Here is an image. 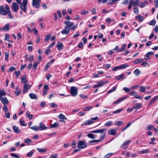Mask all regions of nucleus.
<instances>
[{
  "label": "nucleus",
  "instance_id": "obj_18",
  "mask_svg": "<svg viewBox=\"0 0 158 158\" xmlns=\"http://www.w3.org/2000/svg\"><path fill=\"white\" fill-rule=\"evenodd\" d=\"M158 99V96H156L153 97L150 101L148 106L155 102Z\"/></svg>",
  "mask_w": 158,
  "mask_h": 158
},
{
  "label": "nucleus",
  "instance_id": "obj_36",
  "mask_svg": "<svg viewBox=\"0 0 158 158\" xmlns=\"http://www.w3.org/2000/svg\"><path fill=\"white\" fill-rule=\"evenodd\" d=\"M123 123V121H118L115 123V125L116 126H121Z\"/></svg>",
  "mask_w": 158,
  "mask_h": 158
},
{
  "label": "nucleus",
  "instance_id": "obj_25",
  "mask_svg": "<svg viewBox=\"0 0 158 158\" xmlns=\"http://www.w3.org/2000/svg\"><path fill=\"white\" fill-rule=\"evenodd\" d=\"M29 96L32 99H36L37 98V97L36 95L32 93H30L29 94Z\"/></svg>",
  "mask_w": 158,
  "mask_h": 158
},
{
  "label": "nucleus",
  "instance_id": "obj_55",
  "mask_svg": "<svg viewBox=\"0 0 158 158\" xmlns=\"http://www.w3.org/2000/svg\"><path fill=\"white\" fill-rule=\"evenodd\" d=\"M123 110V109H118L116 111H113L112 112V113L113 114H116V113H119L120 112H121V111H122Z\"/></svg>",
  "mask_w": 158,
  "mask_h": 158
},
{
  "label": "nucleus",
  "instance_id": "obj_2",
  "mask_svg": "<svg viewBox=\"0 0 158 158\" xmlns=\"http://www.w3.org/2000/svg\"><path fill=\"white\" fill-rule=\"evenodd\" d=\"M27 0H23V2L20 3V8L25 13H26L27 10Z\"/></svg>",
  "mask_w": 158,
  "mask_h": 158
},
{
  "label": "nucleus",
  "instance_id": "obj_32",
  "mask_svg": "<svg viewBox=\"0 0 158 158\" xmlns=\"http://www.w3.org/2000/svg\"><path fill=\"white\" fill-rule=\"evenodd\" d=\"M119 0H109L108 2V5H111L115 2H117Z\"/></svg>",
  "mask_w": 158,
  "mask_h": 158
},
{
  "label": "nucleus",
  "instance_id": "obj_9",
  "mask_svg": "<svg viewBox=\"0 0 158 158\" xmlns=\"http://www.w3.org/2000/svg\"><path fill=\"white\" fill-rule=\"evenodd\" d=\"M70 29L67 27H65L64 29L61 31V33L62 34H68L69 32Z\"/></svg>",
  "mask_w": 158,
  "mask_h": 158
},
{
  "label": "nucleus",
  "instance_id": "obj_10",
  "mask_svg": "<svg viewBox=\"0 0 158 158\" xmlns=\"http://www.w3.org/2000/svg\"><path fill=\"white\" fill-rule=\"evenodd\" d=\"M154 53L152 52H150L147 53L145 55V57L144 58V59L145 60H149L150 59V58L149 57L150 56H151L152 55H153Z\"/></svg>",
  "mask_w": 158,
  "mask_h": 158
},
{
  "label": "nucleus",
  "instance_id": "obj_1",
  "mask_svg": "<svg viewBox=\"0 0 158 158\" xmlns=\"http://www.w3.org/2000/svg\"><path fill=\"white\" fill-rule=\"evenodd\" d=\"M64 23L66 26L65 27H69V29H72L74 30H75L76 27L74 25L73 23L69 21H65L64 22Z\"/></svg>",
  "mask_w": 158,
  "mask_h": 158
},
{
  "label": "nucleus",
  "instance_id": "obj_56",
  "mask_svg": "<svg viewBox=\"0 0 158 158\" xmlns=\"http://www.w3.org/2000/svg\"><path fill=\"white\" fill-rule=\"evenodd\" d=\"M156 23L155 20L153 19L149 23V24L150 25L154 26L155 25Z\"/></svg>",
  "mask_w": 158,
  "mask_h": 158
},
{
  "label": "nucleus",
  "instance_id": "obj_7",
  "mask_svg": "<svg viewBox=\"0 0 158 158\" xmlns=\"http://www.w3.org/2000/svg\"><path fill=\"white\" fill-rule=\"evenodd\" d=\"M129 1H131V4H132L134 8L137 7L139 2V0H129Z\"/></svg>",
  "mask_w": 158,
  "mask_h": 158
},
{
  "label": "nucleus",
  "instance_id": "obj_59",
  "mask_svg": "<svg viewBox=\"0 0 158 158\" xmlns=\"http://www.w3.org/2000/svg\"><path fill=\"white\" fill-rule=\"evenodd\" d=\"M113 154V153H109L105 155L104 157V158H108L111 156Z\"/></svg>",
  "mask_w": 158,
  "mask_h": 158
},
{
  "label": "nucleus",
  "instance_id": "obj_27",
  "mask_svg": "<svg viewBox=\"0 0 158 158\" xmlns=\"http://www.w3.org/2000/svg\"><path fill=\"white\" fill-rule=\"evenodd\" d=\"M131 143V141L130 140H127L125 141L121 145V147H123L125 146L128 144L130 143Z\"/></svg>",
  "mask_w": 158,
  "mask_h": 158
},
{
  "label": "nucleus",
  "instance_id": "obj_61",
  "mask_svg": "<svg viewBox=\"0 0 158 158\" xmlns=\"http://www.w3.org/2000/svg\"><path fill=\"white\" fill-rule=\"evenodd\" d=\"M148 64V63L145 61H143L141 64V65L145 67L147 66Z\"/></svg>",
  "mask_w": 158,
  "mask_h": 158
},
{
  "label": "nucleus",
  "instance_id": "obj_31",
  "mask_svg": "<svg viewBox=\"0 0 158 158\" xmlns=\"http://www.w3.org/2000/svg\"><path fill=\"white\" fill-rule=\"evenodd\" d=\"M58 117L62 120H67V118L62 114H60L58 116Z\"/></svg>",
  "mask_w": 158,
  "mask_h": 158
},
{
  "label": "nucleus",
  "instance_id": "obj_20",
  "mask_svg": "<svg viewBox=\"0 0 158 158\" xmlns=\"http://www.w3.org/2000/svg\"><path fill=\"white\" fill-rule=\"evenodd\" d=\"M127 97H124L122 98H119L118 100L114 102L113 103V104H118L120 102L122 101H123L125 99H126L127 98Z\"/></svg>",
  "mask_w": 158,
  "mask_h": 158
},
{
  "label": "nucleus",
  "instance_id": "obj_3",
  "mask_svg": "<svg viewBox=\"0 0 158 158\" xmlns=\"http://www.w3.org/2000/svg\"><path fill=\"white\" fill-rule=\"evenodd\" d=\"M70 92L72 96H76L77 94V90L75 86H72L70 89Z\"/></svg>",
  "mask_w": 158,
  "mask_h": 158
},
{
  "label": "nucleus",
  "instance_id": "obj_33",
  "mask_svg": "<svg viewBox=\"0 0 158 158\" xmlns=\"http://www.w3.org/2000/svg\"><path fill=\"white\" fill-rule=\"evenodd\" d=\"M139 153L140 154H144L148 153L149 152V150L143 149L142 150L140 151L139 152Z\"/></svg>",
  "mask_w": 158,
  "mask_h": 158
},
{
  "label": "nucleus",
  "instance_id": "obj_51",
  "mask_svg": "<svg viewBox=\"0 0 158 158\" xmlns=\"http://www.w3.org/2000/svg\"><path fill=\"white\" fill-rule=\"evenodd\" d=\"M24 142L26 143L29 144L31 142V141L29 139H26L24 140Z\"/></svg>",
  "mask_w": 158,
  "mask_h": 158
},
{
  "label": "nucleus",
  "instance_id": "obj_48",
  "mask_svg": "<svg viewBox=\"0 0 158 158\" xmlns=\"http://www.w3.org/2000/svg\"><path fill=\"white\" fill-rule=\"evenodd\" d=\"M39 63V62L38 61L34 63V64H33V69L34 70H35L36 69V67Z\"/></svg>",
  "mask_w": 158,
  "mask_h": 158
},
{
  "label": "nucleus",
  "instance_id": "obj_6",
  "mask_svg": "<svg viewBox=\"0 0 158 158\" xmlns=\"http://www.w3.org/2000/svg\"><path fill=\"white\" fill-rule=\"evenodd\" d=\"M12 9L13 11L15 12H17L19 9V6L17 4L14 2L12 3Z\"/></svg>",
  "mask_w": 158,
  "mask_h": 158
},
{
  "label": "nucleus",
  "instance_id": "obj_58",
  "mask_svg": "<svg viewBox=\"0 0 158 158\" xmlns=\"http://www.w3.org/2000/svg\"><path fill=\"white\" fill-rule=\"evenodd\" d=\"M34 60V56L32 55H30L29 58V61L31 62L33 61Z\"/></svg>",
  "mask_w": 158,
  "mask_h": 158
},
{
  "label": "nucleus",
  "instance_id": "obj_47",
  "mask_svg": "<svg viewBox=\"0 0 158 158\" xmlns=\"http://www.w3.org/2000/svg\"><path fill=\"white\" fill-rule=\"evenodd\" d=\"M59 125V124L57 123H55L51 126V127L52 128H55L58 126Z\"/></svg>",
  "mask_w": 158,
  "mask_h": 158
},
{
  "label": "nucleus",
  "instance_id": "obj_11",
  "mask_svg": "<svg viewBox=\"0 0 158 158\" xmlns=\"http://www.w3.org/2000/svg\"><path fill=\"white\" fill-rule=\"evenodd\" d=\"M7 12L5 11V8L3 6H0V13L1 14L5 15L6 14Z\"/></svg>",
  "mask_w": 158,
  "mask_h": 158
},
{
  "label": "nucleus",
  "instance_id": "obj_34",
  "mask_svg": "<svg viewBox=\"0 0 158 158\" xmlns=\"http://www.w3.org/2000/svg\"><path fill=\"white\" fill-rule=\"evenodd\" d=\"M126 46V44H122V48L119 49L118 52H120L123 51L125 49V47Z\"/></svg>",
  "mask_w": 158,
  "mask_h": 158
},
{
  "label": "nucleus",
  "instance_id": "obj_19",
  "mask_svg": "<svg viewBox=\"0 0 158 158\" xmlns=\"http://www.w3.org/2000/svg\"><path fill=\"white\" fill-rule=\"evenodd\" d=\"M107 83V82L105 81H100L97 82V84L99 87H101L106 84Z\"/></svg>",
  "mask_w": 158,
  "mask_h": 158
},
{
  "label": "nucleus",
  "instance_id": "obj_50",
  "mask_svg": "<svg viewBox=\"0 0 158 158\" xmlns=\"http://www.w3.org/2000/svg\"><path fill=\"white\" fill-rule=\"evenodd\" d=\"M121 69H125L128 66L127 64H123L120 65Z\"/></svg>",
  "mask_w": 158,
  "mask_h": 158
},
{
  "label": "nucleus",
  "instance_id": "obj_44",
  "mask_svg": "<svg viewBox=\"0 0 158 158\" xmlns=\"http://www.w3.org/2000/svg\"><path fill=\"white\" fill-rule=\"evenodd\" d=\"M93 107L92 106H87V107H84L83 108V110H85V111H88V110H91V109H92L93 108Z\"/></svg>",
  "mask_w": 158,
  "mask_h": 158
},
{
  "label": "nucleus",
  "instance_id": "obj_4",
  "mask_svg": "<svg viewBox=\"0 0 158 158\" xmlns=\"http://www.w3.org/2000/svg\"><path fill=\"white\" fill-rule=\"evenodd\" d=\"M40 0H32V5L36 9L39 8Z\"/></svg>",
  "mask_w": 158,
  "mask_h": 158
},
{
  "label": "nucleus",
  "instance_id": "obj_40",
  "mask_svg": "<svg viewBox=\"0 0 158 158\" xmlns=\"http://www.w3.org/2000/svg\"><path fill=\"white\" fill-rule=\"evenodd\" d=\"M154 127L152 125H148L146 127L145 129L147 130H148L150 129L153 128H154Z\"/></svg>",
  "mask_w": 158,
  "mask_h": 158
},
{
  "label": "nucleus",
  "instance_id": "obj_41",
  "mask_svg": "<svg viewBox=\"0 0 158 158\" xmlns=\"http://www.w3.org/2000/svg\"><path fill=\"white\" fill-rule=\"evenodd\" d=\"M124 74H122L121 75L116 77L115 79L117 80H119L122 77H123L124 76Z\"/></svg>",
  "mask_w": 158,
  "mask_h": 158
},
{
  "label": "nucleus",
  "instance_id": "obj_64",
  "mask_svg": "<svg viewBox=\"0 0 158 158\" xmlns=\"http://www.w3.org/2000/svg\"><path fill=\"white\" fill-rule=\"evenodd\" d=\"M15 93L16 95L18 96L20 94L21 91L19 89H16Z\"/></svg>",
  "mask_w": 158,
  "mask_h": 158
},
{
  "label": "nucleus",
  "instance_id": "obj_49",
  "mask_svg": "<svg viewBox=\"0 0 158 158\" xmlns=\"http://www.w3.org/2000/svg\"><path fill=\"white\" fill-rule=\"evenodd\" d=\"M103 67L104 68L108 69L110 68V67H111V64H104L103 65Z\"/></svg>",
  "mask_w": 158,
  "mask_h": 158
},
{
  "label": "nucleus",
  "instance_id": "obj_46",
  "mask_svg": "<svg viewBox=\"0 0 158 158\" xmlns=\"http://www.w3.org/2000/svg\"><path fill=\"white\" fill-rule=\"evenodd\" d=\"M6 94V93L3 90H0V99L2 98L1 97L2 96L5 95Z\"/></svg>",
  "mask_w": 158,
  "mask_h": 158
},
{
  "label": "nucleus",
  "instance_id": "obj_22",
  "mask_svg": "<svg viewBox=\"0 0 158 158\" xmlns=\"http://www.w3.org/2000/svg\"><path fill=\"white\" fill-rule=\"evenodd\" d=\"M13 128L15 133H20V131L17 127L14 126L13 127Z\"/></svg>",
  "mask_w": 158,
  "mask_h": 158
},
{
  "label": "nucleus",
  "instance_id": "obj_30",
  "mask_svg": "<svg viewBox=\"0 0 158 158\" xmlns=\"http://www.w3.org/2000/svg\"><path fill=\"white\" fill-rule=\"evenodd\" d=\"M56 47L58 50H60L63 47V45L61 42H59L57 44Z\"/></svg>",
  "mask_w": 158,
  "mask_h": 158
},
{
  "label": "nucleus",
  "instance_id": "obj_24",
  "mask_svg": "<svg viewBox=\"0 0 158 158\" xmlns=\"http://www.w3.org/2000/svg\"><path fill=\"white\" fill-rule=\"evenodd\" d=\"M135 19H138L139 21L141 22L143 19V16L138 15L135 17Z\"/></svg>",
  "mask_w": 158,
  "mask_h": 158
},
{
  "label": "nucleus",
  "instance_id": "obj_29",
  "mask_svg": "<svg viewBox=\"0 0 158 158\" xmlns=\"http://www.w3.org/2000/svg\"><path fill=\"white\" fill-rule=\"evenodd\" d=\"M26 114L27 116L29 119H31L33 117V115L32 114H30L29 113L28 110H27L26 111Z\"/></svg>",
  "mask_w": 158,
  "mask_h": 158
},
{
  "label": "nucleus",
  "instance_id": "obj_13",
  "mask_svg": "<svg viewBox=\"0 0 158 158\" xmlns=\"http://www.w3.org/2000/svg\"><path fill=\"white\" fill-rule=\"evenodd\" d=\"M31 86L29 85H23V89L22 90L23 92L25 93L27 92V90L30 89Z\"/></svg>",
  "mask_w": 158,
  "mask_h": 158
},
{
  "label": "nucleus",
  "instance_id": "obj_26",
  "mask_svg": "<svg viewBox=\"0 0 158 158\" xmlns=\"http://www.w3.org/2000/svg\"><path fill=\"white\" fill-rule=\"evenodd\" d=\"M52 35L50 34L47 35L45 37V39L44 40V41L45 42H48L51 36Z\"/></svg>",
  "mask_w": 158,
  "mask_h": 158
},
{
  "label": "nucleus",
  "instance_id": "obj_63",
  "mask_svg": "<svg viewBox=\"0 0 158 158\" xmlns=\"http://www.w3.org/2000/svg\"><path fill=\"white\" fill-rule=\"evenodd\" d=\"M138 5L141 8L144 7L145 6L144 3L141 2L140 1Z\"/></svg>",
  "mask_w": 158,
  "mask_h": 158
},
{
  "label": "nucleus",
  "instance_id": "obj_57",
  "mask_svg": "<svg viewBox=\"0 0 158 158\" xmlns=\"http://www.w3.org/2000/svg\"><path fill=\"white\" fill-rule=\"evenodd\" d=\"M50 106L52 108H54L57 106V105H56L54 102H53L49 104Z\"/></svg>",
  "mask_w": 158,
  "mask_h": 158
},
{
  "label": "nucleus",
  "instance_id": "obj_12",
  "mask_svg": "<svg viewBox=\"0 0 158 158\" xmlns=\"http://www.w3.org/2000/svg\"><path fill=\"white\" fill-rule=\"evenodd\" d=\"M9 23H7L2 27V31H8L9 30Z\"/></svg>",
  "mask_w": 158,
  "mask_h": 158
},
{
  "label": "nucleus",
  "instance_id": "obj_35",
  "mask_svg": "<svg viewBox=\"0 0 158 158\" xmlns=\"http://www.w3.org/2000/svg\"><path fill=\"white\" fill-rule=\"evenodd\" d=\"M143 60V59H136L134 61L133 63L135 64L140 63H141Z\"/></svg>",
  "mask_w": 158,
  "mask_h": 158
},
{
  "label": "nucleus",
  "instance_id": "obj_62",
  "mask_svg": "<svg viewBox=\"0 0 158 158\" xmlns=\"http://www.w3.org/2000/svg\"><path fill=\"white\" fill-rule=\"evenodd\" d=\"M6 14H8L9 16V17L10 19H13V17L12 15H11V12L10 11L7 12V13H6Z\"/></svg>",
  "mask_w": 158,
  "mask_h": 158
},
{
  "label": "nucleus",
  "instance_id": "obj_15",
  "mask_svg": "<svg viewBox=\"0 0 158 158\" xmlns=\"http://www.w3.org/2000/svg\"><path fill=\"white\" fill-rule=\"evenodd\" d=\"M94 123V122L91 120V119L87 120L85 122L83 123L82 124V125H90Z\"/></svg>",
  "mask_w": 158,
  "mask_h": 158
},
{
  "label": "nucleus",
  "instance_id": "obj_60",
  "mask_svg": "<svg viewBox=\"0 0 158 158\" xmlns=\"http://www.w3.org/2000/svg\"><path fill=\"white\" fill-rule=\"evenodd\" d=\"M121 69L120 66H119L115 67L112 69V71H115L118 69Z\"/></svg>",
  "mask_w": 158,
  "mask_h": 158
},
{
  "label": "nucleus",
  "instance_id": "obj_14",
  "mask_svg": "<svg viewBox=\"0 0 158 158\" xmlns=\"http://www.w3.org/2000/svg\"><path fill=\"white\" fill-rule=\"evenodd\" d=\"M2 103L5 105L8 103V101L6 97L2 98L0 99Z\"/></svg>",
  "mask_w": 158,
  "mask_h": 158
},
{
  "label": "nucleus",
  "instance_id": "obj_39",
  "mask_svg": "<svg viewBox=\"0 0 158 158\" xmlns=\"http://www.w3.org/2000/svg\"><path fill=\"white\" fill-rule=\"evenodd\" d=\"M19 122L20 123L21 125L22 126H26L27 125V124L26 123L24 122L22 119H20Z\"/></svg>",
  "mask_w": 158,
  "mask_h": 158
},
{
  "label": "nucleus",
  "instance_id": "obj_28",
  "mask_svg": "<svg viewBox=\"0 0 158 158\" xmlns=\"http://www.w3.org/2000/svg\"><path fill=\"white\" fill-rule=\"evenodd\" d=\"M134 73L136 76H138L140 73V71L138 69H135L133 72Z\"/></svg>",
  "mask_w": 158,
  "mask_h": 158
},
{
  "label": "nucleus",
  "instance_id": "obj_37",
  "mask_svg": "<svg viewBox=\"0 0 158 158\" xmlns=\"http://www.w3.org/2000/svg\"><path fill=\"white\" fill-rule=\"evenodd\" d=\"M36 149L38 151L40 152H46L47 150L46 148H44V149H41L40 148H38Z\"/></svg>",
  "mask_w": 158,
  "mask_h": 158
},
{
  "label": "nucleus",
  "instance_id": "obj_38",
  "mask_svg": "<svg viewBox=\"0 0 158 158\" xmlns=\"http://www.w3.org/2000/svg\"><path fill=\"white\" fill-rule=\"evenodd\" d=\"M113 123V122L112 121H109L106 122L105 124H104V126L109 127L112 125V123Z\"/></svg>",
  "mask_w": 158,
  "mask_h": 158
},
{
  "label": "nucleus",
  "instance_id": "obj_53",
  "mask_svg": "<svg viewBox=\"0 0 158 158\" xmlns=\"http://www.w3.org/2000/svg\"><path fill=\"white\" fill-rule=\"evenodd\" d=\"M87 136L89 138H90L92 139H94L95 138V137L94 136V135L91 133H89L87 135Z\"/></svg>",
  "mask_w": 158,
  "mask_h": 158
},
{
  "label": "nucleus",
  "instance_id": "obj_45",
  "mask_svg": "<svg viewBox=\"0 0 158 158\" xmlns=\"http://www.w3.org/2000/svg\"><path fill=\"white\" fill-rule=\"evenodd\" d=\"M105 136V133L103 134L101 136L100 139L99 140H97V142H99L101 141L102 140L104 139Z\"/></svg>",
  "mask_w": 158,
  "mask_h": 158
},
{
  "label": "nucleus",
  "instance_id": "obj_23",
  "mask_svg": "<svg viewBox=\"0 0 158 158\" xmlns=\"http://www.w3.org/2000/svg\"><path fill=\"white\" fill-rule=\"evenodd\" d=\"M21 77V82L23 83V85H27L28 81L26 79L25 76Z\"/></svg>",
  "mask_w": 158,
  "mask_h": 158
},
{
  "label": "nucleus",
  "instance_id": "obj_21",
  "mask_svg": "<svg viewBox=\"0 0 158 158\" xmlns=\"http://www.w3.org/2000/svg\"><path fill=\"white\" fill-rule=\"evenodd\" d=\"M142 106V105L141 103H136L135 106H132L133 109H139Z\"/></svg>",
  "mask_w": 158,
  "mask_h": 158
},
{
  "label": "nucleus",
  "instance_id": "obj_16",
  "mask_svg": "<svg viewBox=\"0 0 158 158\" xmlns=\"http://www.w3.org/2000/svg\"><path fill=\"white\" fill-rule=\"evenodd\" d=\"M106 131V129H102L100 130H94L91 131V132L93 133H103L105 131Z\"/></svg>",
  "mask_w": 158,
  "mask_h": 158
},
{
  "label": "nucleus",
  "instance_id": "obj_17",
  "mask_svg": "<svg viewBox=\"0 0 158 158\" xmlns=\"http://www.w3.org/2000/svg\"><path fill=\"white\" fill-rule=\"evenodd\" d=\"M39 127V129L41 130H45L47 128V127L45 126L42 122L40 123Z\"/></svg>",
  "mask_w": 158,
  "mask_h": 158
},
{
  "label": "nucleus",
  "instance_id": "obj_8",
  "mask_svg": "<svg viewBox=\"0 0 158 158\" xmlns=\"http://www.w3.org/2000/svg\"><path fill=\"white\" fill-rule=\"evenodd\" d=\"M108 133L110 135H115L117 134V132L115 129L111 128L108 131Z\"/></svg>",
  "mask_w": 158,
  "mask_h": 158
},
{
  "label": "nucleus",
  "instance_id": "obj_54",
  "mask_svg": "<svg viewBox=\"0 0 158 158\" xmlns=\"http://www.w3.org/2000/svg\"><path fill=\"white\" fill-rule=\"evenodd\" d=\"M116 87H114L112 89L108 90L107 91V93L108 94H110V93L116 90Z\"/></svg>",
  "mask_w": 158,
  "mask_h": 158
},
{
  "label": "nucleus",
  "instance_id": "obj_5",
  "mask_svg": "<svg viewBox=\"0 0 158 158\" xmlns=\"http://www.w3.org/2000/svg\"><path fill=\"white\" fill-rule=\"evenodd\" d=\"M77 147L79 148H84L86 147V144L85 141L79 140L77 144Z\"/></svg>",
  "mask_w": 158,
  "mask_h": 158
},
{
  "label": "nucleus",
  "instance_id": "obj_43",
  "mask_svg": "<svg viewBox=\"0 0 158 158\" xmlns=\"http://www.w3.org/2000/svg\"><path fill=\"white\" fill-rule=\"evenodd\" d=\"M30 128L34 131H37L39 129V127L36 126H34L33 127H30Z\"/></svg>",
  "mask_w": 158,
  "mask_h": 158
},
{
  "label": "nucleus",
  "instance_id": "obj_42",
  "mask_svg": "<svg viewBox=\"0 0 158 158\" xmlns=\"http://www.w3.org/2000/svg\"><path fill=\"white\" fill-rule=\"evenodd\" d=\"M139 91L140 92H144L145 91V88L144 86L140 87H139Z\"/></svg>",
  "mask_w": 158,
  "mask_h": 158
},
{
  "label": "nucleus",
  "instance_id": "obj_52",
  "mask_svg": "<svg viewBox=\"0 0 158 158\" xmlns=\"http://www.w3.org/2000/svg\"><path fill=\"white\" fill-rule=\"evenodd\" d=\"M9 56V52H6L5 53V60L6 61H7L8 60Z\"/></svg>",
  "mask_w": 158,
  "mask_h": 158
}]
</instances>
